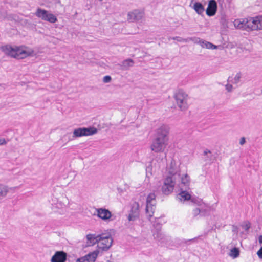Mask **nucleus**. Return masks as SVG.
Segmentation results:
<instances>
[{"mask_svg":"<svg viewBox=\"0 0 262 262\" xmlns=\"http://www.w3.org/2000/svg\"><path fill=\"white\" fill-rule=\"evenodd\" d=\"M230 256L232 257L233 258H237L239 255V250L238 248L234 247L231 249Z\"/></svg>","mask_w":262,"mask_h":262,"instance_id":"nucleus-29","label":"nucleus"},{"mask_svg":"<svg viewBox=\"0 0 262 262\" xmlns=\"http://www.w3.org/2000/svg\"><path fill=\"white\" fill-rule=\"evenodd\" d=\"M156 195L154 193H150L147 196L146 199V204H147V208H149L150 204H156Z\"/></svg>","mask_w":262,"mask_h":262,"instance_id":"nucleus-24","label":"nucleus"},{"mask_svg":"<svg viewBox=\"0 0 262 262\" xmlns=\"http://www.w3.org/2000/svg\"><path fill=\"white\" fill-rule=\"evenodd\" d=\"M99 252L98 250H96L92 253H89L86 255L88 258L90 259V262H94L98 256Z\"/></svg>","mask_w":262,"mask_h":262,"instance_id":"nucleus-28","label":"nucleus"},{"mask_svg":"<svg viewBox=\"0 0 262 262\" xmlns=\"http://www.w3.org/2000/svg\"><path fill=\"white\" fill-rule=\"evenodd\" d=\"M210 212V208L205 205L203 206H198L192 211L193 217L199 219L201 217L208 215Z\"/></svg>","mask_w":262,"mask_h":262,"instance_id":"nucleus-7","label":"nucleus"},{"mask_svg":"<svg viewBox=\"0 0 262 262\" xmlns=\"http://www.w3.org/2000/svg\"><path fill=\"white\" fill-rule=\"evenodd\" d=\"M98 246L103 251H107L111 247L113 243V238L110 233H102L99 238Z\"/></svg>","mask_w":262,"mask_h":262,"instance_id":"nucleus-4","label":"nucleus"},{"mask_svg":"<svg viewBox=\"0 0 262 262\" xmlns=\"http://www.w3.org/2000/svg\"><path fill=\"white\" fill-rule=\"evenodd\" d=\"M48 11L46 10L38 8L37 9L35 14L37 17L41 18L43 20H45V19H46V17H47V14H48Z\"/></svg>","mask_w":262,"mask_h":262,"instance_id":"nucleus-21","label":"nucleus"},{"mask_svg":"<svg viewBox=\"0 0 262 262\" xmlns=\"http://www.w3.org/2000/svg\"><path fill=\"white\" fill-rule=\"evenodd\" d=\"M204 155L206 156L205 161H211L212 160V156L210 150L206 149L204 151Z\"/></svg>","mask_w":262,"mask_h":262,"instance_id":"nucleus-32","label":"nucleus"},{"mask_svg":"<svg viewBox=\"0 0 262 262\" xmlns=\"http://www.w3.org/2000/svg\"><path fill=\"white\" fill-rule=\"evenodd\" d=\"M181 192L178 193L177 198L181 201L189 200L191 199V195L187 191V189L183 190L181 188Z\"/></svg>","mask_w":262,"mask_h":262,"instance_id":"nucleus-16","label":"nucleus"},{"mask_svg":"<svg viewBox=\"0 0 262 262\" xmlns=\"http://www.w3.org/2000/svg\"><path fill=\"white\" fill-rule=\"evenodd\" d=\"M195 239V238H192L191 239H189L188 240V241H194Z\"/></svg>","mask_w":262,"mask_h":262,"instance_id":"nucleus-43","label":"nucleus"},{"mask_svg":"<svg viewBox=\"0 0 262 262\" xmlns=\"http://www.w3.org/2000/svg\"><path fill=\"white\" fill-rule=\"evenodd\" d=\"M111 80H112L111 77L109 75H107V76H105L103 77V82L104 83H108V82H111Z\"/></svg>","mask_w":262,"mask_h":262,"instance_id":"nucleus-35","label":"nucleus"},{"mask_svg":"<svg viewBox=\"0 0 262 262\" xmlns=\"http://www.w3.org/2000/svg\"><path fill=\"white\" fill-rule=\"evenodd\" d=\"M251 225L249 222H248L246 224L242 226L243 228L246 231H248L250 228Z\"/></svg>","mask_w":262,"mask_h":262,"instance_id":"nucleus-36","label":"nucleus"},{"mask_svg":"<svg viewBox=\"0 0 262 262\" xmlns=\"http://www.w3.org/2000/svg\"><path fill=\"white\" fill-rule=\"evenodd\" d=\"M97 129L94 127L78 128L74 130L73 138L93 135L97 133Z\"/></svg>","mask_w":262,"mask_h":262,"instance_id":"nucleus-6","label":"nucleus"},{"mask_svg":"<svg viewBox=\"0 0 262 262\" xmlns=\"http://www.w3.org/2000/svg\"><path fill=\"white\" fill-rule=\"evenodd\" d=\"M256 21L254 17L247 18L246 22V28L245 31H250L258 30V26L256 24Z\"/></svg>","mask_w":262,"mask_h":262,"instance_id":"nucleus-13","label":"nucleus"},{"mask_svg":"<svg viewBox=\"0 0 262 262\" xmlns=\"http://www.w3.org/2000/svg\"><path fill=\"white\" fill-rule=\"evenodd\" d=\"M1 49L5 54L18 59H24L34 53L33 50H27L28 48L25 46L13 47L10 45H6L2 47Z\"/></svg>","mask_w":262,"mask_h":262,"instance_id":"nucleus-3","label":"nucleus"},{"mask_svg":"<svg viewBox=\"0 0 262 262\" xmlns=\"http://www.w3.org/2000/svg\"><path fill=\"white\" fill-rule=\"evenodd\" d=\"M180 180L181 181V184L185 187V189L189 188L190 180L189 176L187 174H185L182 177L180 176Z\"/></svg>","mask_w":262,"mask_h":262,"instance_id":"nucleus-20","label":"nucleus"},{"mask_svg":"<svg viewBox=\"0 0 262 262\" xmlns=\"http://www.w3.org/2000/svg\"><path fill=\"white\" fill-rule=\"evenodd\" d=\"M134 63V61L132 59H127L120 64V69L122 70H127L130 67L133 66Z\"/></svg>","mask_w":262,"mask_h":262,"instance_id":"nucleus-19","label":"nucleus"},{"mask_svg":"<svg viewBox=\"0 0 262 262\" xmlns=\"http://www.w3.org/2000/svg\"><path fill=\"white\" fill-rule=\"evenodd\" d=\"M76 262H90V259L88 258V256H84L77 259Z\"/></svg>","mask_w":262,"mask_h":262,"instance_id":"nucleus-34","label":"nucleus"},{"mask_svg":"<svg viewBox=\"0 0 262 262\" xmlns=\"http://www.w3.org/2000/svg\"><path fill=\"white\" fill-rule=\"evenodd\" d=\"M97 216L103 221H112L111 219L112 216V213L107 209L103 208H100L96 209Z\"/></svg>","mask_w":262,"mask_h":262,"instance_id":"nucleus-10","label":"nucleus"},{"mask_svg":"<svg viewBox=\"0 0 262 262\" xmlns=\"http://www.w3.org/2000/svg\"><path fill=\"white\" fill-rule=\"evenodd\" d=\"M139 217V204L135 202L132 205L127 219L129 221H134Z\"/></svg>","mask_w":262,"mask_h":262,"instance_id":"nucleus-9","label":"nucleus"},{"mask_svg":"<svg viewBox=\"0 0 262 262\" xmlns=\"http://www.w3.org/2000/svg\"><path fill=\"white\" fill-rule=\"evenodd\" d=\"M241 76V73H238L234 78L232 77H229L227 81L228 82H230L233 84H237L239 82Z\"/></svg>","mask_w":262,"mask_h":262,"instance_id":"nucleus-25","label":"nucleus"},{"mask_svg":"<svg viewBox=\"0 0 262 262\" xmlns=\"http://www.w3.org/2000/svg\"><path fill=\"white\" fill-rule=\"evenodd\" d=\"M45 21H49L51 23H55L57 21V18L54 14L49 13L48 11Z\"/></svg>","mask_w":262,"mask_h":262,"instance_id":"nucleus-26","label":"nucleus"},{"mask_svg":"<svg viewBox=\"0 0 262 262\" xmlns=\"http://www.w3.org/2000/svg\"><path fill=\"white\" fill-rule=\"evenodd\" d=\"M143 11L139 9H135L127 14V19L130 22H135L141 20L144 16Z\"/></svg>","mask_w":262,"mask_h":262,"instance_id":"nucleus-8","label":"nucleus"},{"mask_svg":"<svg viewBox=\"0 0 262 262\" xmlns=\"http://www.w3.org/2000/svg\"><path fill=\"white\" fill-rule=\"evenodd\" d=\"M217 3L215 0H210L206 10V13L208 16H214L217 11Z\"/></svg>","mask_w":262,"mask_h":262,"instance_id":"nucleus-11","label":"nucleus"},{"mask_svg":"<svg viewBox=\"0 0 262 262\" xmlns=\"http://www.w3.org/2000/svg\"><path fill=\"white\" fill-rule=\"evenodd\" d=\"M173 40H176L179 42H187L189 40H192L193 41L194 39L193 38H188L187 39L183 38L179 36H176L172 38Z\"/></svg>","mask_w":262,"mask_h":262,"instance_id":"nucleus-33","label":"nucleus"},{"mask_svg":"<svg viewBox=\"0 0 262 262\" xmlns=\"http://www.w3.org/2000/svg\"><path fill=\"white\" fill-rule=\"evenodd\" d=\"M191 203L194 205H196L198 206H203V205H205L203 203L202 200L196 197H191L190 199Z\"/></svg>","mask_w":262,"mask_h":262,"instance_id":"nucleus-27","label":"nucleus"},{"mask_svg":"<svg viewBox=\"0 0 262 262\" xmlns=\"http://www.w3.org/2000/svg\"><path fill=\"white\" fill-rule=\"evenodd\" d=\"M101 236V234L96 235L95 234H89L86 235V239L88 241V244L90 245H94L96 243L99 244V238Z\"/></svg>","mask_w":262,"mask_h":262,"instance_id":"nucleus-15","label":"nucleus"},{"mask_svg":"<svg viewBox=\"0 0 262 262\" xmlns=\"http://www.w3.org/2000/svg\"><path fill=\"white\" fill-rule=\"evenodd\" d=\"M153 236L155 239L160 242L161 243H165L167 241V237L163 234L161 231V230L159 229H156V230L154 231Z\"/></svg>","mask_w":262,"mask_h":262,"instance_id":"nucleus-14","label":"nucleus"},{"mask_svg":"<svg viewBox=\"0 0 262 262\" xmlns=\"http://www.w3.org/2000/svg\"><path fill=\"white\" fill-rule=\"evenodd\" d=\"M225 87H226V90L228 92H231L232 91V89H233V86L232 84H227L226 85H225Z\"/></svg>","mask_w":262,"mask_h":262,"instance_id":"nucleus-37","label":"nucleus"},{"mask_svg":"<svg viewBox=\"0 0 262 262\" xmlns=\"http://www.w3.org/2000/svg\"><path fill=\"white\" fill-rule=\"evenodd\" d=\"M181 170L175 162H171L168 170V176L165 178L161 190L163 194L168 195L173 191L177 182L180 181Z\"/></svg>","mask_w":262,"mask_h":262,"instance_id":"nucleus-1","label":"nucleus"},{"mask_svg":"<svg viewBox=\"0 0 262 262\" xmlns=\"http://www.w3.org/2000/svg\"><path fill=\"white\" fill-rule=\"evenodd\" d=\"M67 253L63 251H57L52 257L51 262H66L67 260Z\"/></svg>","mask_w":262,"mask_h":262,"instance_id":"nucleus-12","label":"nucleus"},{"mask_svg":"<svg viewBox=\"0 0 262 262\" xmlns=\"http://www.w3.org/2000/svg\"><path fill=\"white\" fill-rule=\"evenodd\" d=\"M192 7L195 10V11L198 14L201 16L203 15V13L205 11V8L203 5L201 3L195 2L194 3Z\"/></svg>","mask_w":262,"mask_h":262,"instance_id":"nucleus-18","label":"nucleus"},{"mask_svg":"<svg viewBox=\"0 0 262 262\" xmlns=\"http://www.w3.org/2000/svg\"><path fill=\"white\" fill-rule=\"evenodd\" d=\"M246 142L245 138L244 137H242L240 139L239 144L242 145H244Z\"/></svg>","mask_w":262,"mask_h":262,"instance_id":"nucleus-39","label":"nucleus"},{"mask_svg":"<svg viewBox=\"0 0 262 262\" xmlns=\"http://www.w3.org/2000/svg\"><path fill=\"white\" fill-rule=\"evenodd\" d=\"M256 24L258 26V30H262V15L254 17Z\"/></svg>","mask_w":262,"mask_h":262,"instance_id":"nucleus-31","label":"nucleus"},{"mask_svg":"<svg viewBox=\"0 0 262 262\" xmlns=\"http://www.w3.org/2000/svg\"><path fill=\"white\" fill-rule=\"evenodd\" d=\"M247 18L236 19L234 21V25L237 29L245 30L246 28Z\"/></svg>","mask_w":262,"mask_h":262,"instance_id":"nucleus-17","label":"nucleus"},{"mask_svg":"<svg viewBox=\"0 0 262 262\" xmlns=\"http://www.w3.org/2000/svg\"><path fill=\"white\" fill-rule=\"evenodd\" d=\"M187 97V94L180 90L175 94L174 98L176 102L181 111L186 110L188 108Z\"/></svg>","mask_w":262,"mask_h":262,"instance_id":"nucleus-5","label":"nucleus"},{"mask_svg":"<svg viewBox=\"0 0 262 262\" xmlns=\"http://www.w3.org/2000/svg\"><path fill=\"white\" fill-rule=\"evenodd\" d=\"M199 42L201 45L202 47L203 48L205 47L207 49H213L217 48V47L215 45L212 44L211 42L205 41V40H203L200 39Z\"/></svg>","mask_w":262,"mask_h":262,"instance_id":"nucleus-23","label":"nucleus"},{"mask_svg":"<svg viewBox=\"0 0 262 262\" xmlns=\"http://www.w3.org/2000/svg\"><path fill=\"white\" fill-rule=\"evenodd\" d=\"M258 241L259 244H262V235H260L258 237Z\"/></svg>","mask_w":262,"mask_h":262,"instance_id":"nucleus-41","label":"nucleus"},{"mask_svg":"<svg viewBox=\"0 0 262 262\" xmlns=\"http://www.w3.org/2000/svg\"><path fill=\"white\" fill-rule=\"evenodd\" d=\"M168 129L167 126L163 125L157 129L155 137L150 145L152 151L158 153L163 152L167 145Z\"/></svg>","mask_w":262,"mask_h":262,"instance_id":"nucleus-2","label":"nucleus"},{"mask_svg":"<svg viewBox=\"0 0 262 262\" xmlns=\"http://www.w3.org/2000/svg\"><path fill=\"white\" fill-rule=\"evenodd\" d=\"M8 192V187L6 186L0 185V198L5 196Z\"/></svg>","mask_w":262,"mask_h":262,"instance_id":"nucleus-30","label":"nucleus"},{"mask_svg":"<svg viewBox=\"0 0 262 262\" xmlns=\"http://www.w3.org/2000/svg\"><path fill=\"white\" fill-rule=\"evenodd\" d=\"M155 205L156 204H150V206H149V208H148L147 204H146V213L149 220H150L151 217H152V216L154 215V213L156 209Z\"/></svg>","mask_w":262,"mask_h":262,"instance_id":"nucleus-22","label":"nucleus"},{"mask_svg":"<svg viewBox=\"0 0 262 262\" xmlns=\"http://www.w3.org/2000/svg\"><path fill=\"white\" fill-rule=\"evenodd\" d=\"M64 137H68V139L69 140H71V139H70V133H67L65 136Z\"/></svg>","mask_w":262,"mask_h":262,"instance_id":"nucleus-42","label":"nucleus"},{"mask_svg":"<svg viewBox=\"0 0 262 262\" xmlns=\"http://www.w3.org/2000/svg\"><path fill=\"white\" fill-rule=\"evenodd\" d=\"M257 254L259 258L262 259V247L258 250Z\"/></svg>","mask_w":262,"mask_h":262,"instance_id":"nucleus-38","label":"nucleus"},{"mask_svg":"<svg viewBox=\"0 0 262 262\" xmlns=\"http://www.w3.org/2000/svg\"><path fill=\"white\" fill-rule=\"evenodd\" d=\"M6 143H7V142L5 139H0V145H5Z\"/></svg>","mask_w":262,"mask_h":262,"instance_id":"nucleus-40","label":"nucleus"}]
</instances>
